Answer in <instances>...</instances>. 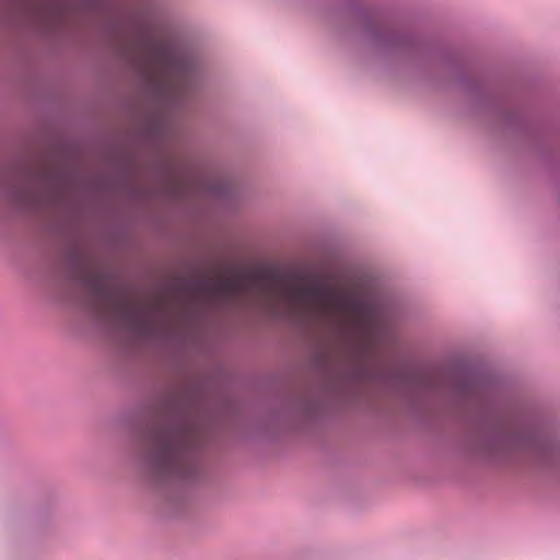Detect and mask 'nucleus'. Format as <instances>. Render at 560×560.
I'll return each mask as SVG.
<instances>
[{"instance_id":"nucleus-1","label":"nucleus","mask_w":560,"mask_h":560,"mask_svg":"<svg viewBox=\"0 0 560 560\" xmlns=\"http://www.w3.org/2000/svg\"><path fill=\"white\" fill-rule=\"evenodd\" d=\"M199 305L214 314L252 298L266 312L281 308L291 317L334 320L366 345H373L382 328L376 310L347 293L319 285L291 283L273 268L240 271L215 270L195 283Z\"/></svg>"},{"instance_id":"nucleus-2","label":"nucleus","mask_w":560,"mask_h":560,"mask_svg":"<svg viewBox=\"0 0 560 560\" xmlns=\"http://www.w3.org/2000/svg\"><path fill=\"white\" fill-rule=\"evenodd\" d=\"M98 298L105 304L115 324L142 338H159L171 327V317L161 304H141L128 296L101 291Z\"/></svg>"},{"instance_id":"nucleus-3","label":"nucleus","mask_w":560,"mask_h":560,"mask_svg":"<svg viewBox=\"0 0 560 560\" xmlns=\"http://www.w3.org/2000/svg\"><path fill=\"white\" fill-rule=\"evenodd\" d=\"M147 464L152 480L171 483L175 476V436L171 425L151 432L148 439Z\"/></svg>"},{"instance_id":"nucleus-4","label":"nucleus","mask_w":560,"mask_h":560,"mask_svg":"<svg viewBox=\"0 0 560 560\" xmlns=\"http://www.w3.org/2000/svg\"><path fill=\"white\" fill-rule=\"evenodd\" d=\"M229 190L230 185L225 178L199 165H190L184 170L183 162L177 154V202L186 192L224 197Z\"/></svg>"},{"instance_id":"nucleus-5","label":"nucleus","mask_w":560,"mask_h":560,"mask_svg":"<svg viewBox=\"0 0 560 560\" xmlns=\"http://www.w3.org/2000/svg\"><path fill=\"white\" fill-rule=\"evenodd\" d=\"M179 423V412L177 411V487L184 479H192L197 471V456L201 444L199 432L190 431L187 434V445Z\"/></svg>"},{"instance_id":"nucleus-6","label":"nucleus","mask_w":560,"mask_h":560,"mask_svg":"<svg viewBox=\"0 0 560 560\" xmlns=\"http://www.w3.org/2000/svg\"><path fill=\"white\" fill-rule=\"evenodd\" d=\"M177 107L185 93H190L197 82V66L191 55H186L177 38Z\"/></svg>"},{"instance_id":"nucleus-7","label":"nucleus","mask_w":560,"mask_h":560,"mask_svg":"<svg viewBox=\"0 0 560 560\" xmlns=\"http://www.w3.org/2000/svg\"><path fill=\"white\" fill-rule=\"evenodd\" d=\"M144 68L148 71H159L165 65V52L160 45H150L145 51Z\"/></svg>"},{"instance_id":"nucleus-8","label":"nucleus","mask_w":560,"mask_h":560,"mask_svg":"<svg viewBox=\"0 0 560 560\" xmlns=\"http://www.w3.org/2000/svg\"><path fill=\"white\" fill-rule=\"evenodd\" d=\"M179 291V287L177 285V292ZM176 316H177V325L179 324V304L177 303V313H176Z\"/></svg>"}]
</instances>
